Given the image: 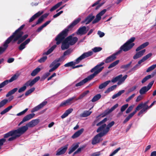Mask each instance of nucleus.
<instances>
[{
    "instance_id": "obj_40",
    "label": "nucleus",
    "mask_w": 156,
    "mask_h": 156,
    "mask_svg": "<svg viewBox=\"0 0 156 156\" xmlns=\"http://www.w3.org/2000/svg\"><path fill=\"white\" fill-rule=\"evenodd\" d=\"M17 90L18 88H15L9 91L6 94V97H8L14 94Z\"/></svg>"
},
{
    "instance_id": "obj_30",
    "label": "nucleus",
    "mask_w": 156,
    "mask_h": 156,
    "mask_svg": "<svg viewBox=\"0 0 156 156\" xmlns=\"http://www.w3.org/2000/svg\"><path fill=\"white\" fill-rule=\"evenodd\" d=\"M84 129L81 128L80 130L75 132L72 136L73 139H75L79 137L83 132Z\"/></svg>"
},
{
    "instance_id": "obj_57",
    "label": "nucleus",
    "mask_w": 156,
    "mask_h": 156,
    "mask_svg": "<svg viewBox=\"0 0 156 156\" xmlns=\"http://www.w3.org/2000/svg\"><path fill=\"white\" fill-rule=\"evenodd\" d=\"M121 149L120 147H119L113 151L109 155V156H113L116 154Z\"/></svg>"
},
{
    "instance_id": "obj_2",
    "label": "nucleus",
    "mask_w": 156,
    "mask_h": 156,
    "mask_svg": "<svg viewBox=\"0 0 156 156\" xmlns=\"http://www.w3.org/2000/svg\"><path fill=\"white\" fill-rule=\"evenodd\" d=\"M81 18H78L75 20L70 25L68 26L67 28L60 33L55 37V40L56 41V44L57 45L60 44L65 37L68 35V32L71 29L81 20Z\"/></svg>"
},
{
    "instance_id": "obj_35",
    "label": "nucleus",
    "mask_w": 156,
    "mask_h": 156,
    "mask_svg": "<svg viewBox=\"0 0 156 156\" xmlns=\"http://www.w3.org/2000/svg\"><path fill=\"white\" fill-rule=\"evenodd\" d=\"M62 2H60L58 3H57V4L54 5V6H53L50 9V11L51 12H52L54 10H55L57 9L59 7H60L62 4Z\"/></svg>"
},
{
    "instance_id": "obj_18",
    "label": "nucleus",
    "mask_w": 156,
    "mask_h": 156,
    "mask_svg": "<svg viewBox=\"0 0 156 156\" xmlns=\"http://www.w3.org/2000/svg\"><path fill=\"white\" fill-rule=\"evenodd\" d=\"M152 54L151 53H150L144 56L141 59L138 61V64L136 65V66L134 67V68H135L137 67H140V65L142 63L145 62V61L147 60L148 58L152 56Z\"/></svg>"
},
{
    "instance_id": "obj_22",
    "label": "nucleus",
    "mask_w": 156,
    "mask_h": 156,
    "mask_svg": "<svg viewBox=\"0 0 156 156\" xmlns=\"http://www.w3.org/2000/svg\"><path fill=\"white\" fill-rule=\"evenodd\" d=\"M89 28L87 29L85 26L80 27L77 30L76 33L77 34L83 35L85 34L88 30Z\"/></svg>"
},
{
    "instance_id": "obj_38",
    "label": "nucleus",
    "mask_w": 156,
    "mask_h": 156,
    "mask_svg": "<svg viewBox=\"0 0 156 156\" xmlns=\"http://www.w3.org/2000/svg\"><path fill=\"white\" fill-rule=\"evenodd\" d=\"M100 0H99L96 2L95 3H94L92 5V7H94L96 5H97V6L95 8V9L97 10L103 4V3H101L99 4V2H100Z\"/></svg>"
},
{
    "instance_id": "obj_24",
    "label": "nucleus",
    "mask_w": 156,
    "mask_h": 156,
    "mask_svg": "<svg viewBox=\"0 0 156 156\" xmlns=\"http://www.w3.org/2000/svg\"><path fill=\"white\" fill-rule=\"evenodd\" d=\"M95 16H94L91 13L82 22V23H86V24L89 23L94 18Z\"/></svg>"
},
{
    "instance_id": "obj_14",
    "label": "nucleus",
    "mask_w": 156,
    "mask_h": 156,
    "mask_svg": "<svg viewBox=\"0 0 156 156\" xmlns=\"http://www.w3.org/2000/svg\"><path fill=\"white\" fill-rule=\"evenodd\" d=\"M77 41L78 38L76 37H73L72 35L69 36L66 38V41L68 42L71 45L75 44Z\"/></svg>"
},
{
    "instance_id": "obj_42",
    "label": "nucleus",
    "mask_w": 156,
    "mask_h": 156,
    "mask_svg": "<svg viewBox=\"0 0 156 156\" xmlns=\"http://www.w3.org/2000/svg\"><path fill=\"white\" fill-rule=\"evenodd\" d=\"M89 92L88 90L86 91L81 94L78 97L77 99H76V100H78L81 99L83 98L87 94H88Z\"/></svg>"
},
{
    "instance_id": "obj_45",
    "label": "nucleus",
    "mask_w": 156,
    "mask_h": 156,
    "mask_svg": "<svg viewBox=\"0 0 156 156\" xmlns=\"http://www.w3.org/2000/svg\"><path fill=\"white\" fill-rule=\"evenodd\" d=\"M125 91L124 90H122L119 91L117 93L114 95L112 97V98L114 99L120 96Z\"/></svg>"
},
{
    "instance_id": "obj_50",
    "label": "nucleus",
    "mask_w": 156,
    "mask_h": 156,
    "mask_svg": "<svg viewBox=\"0 0 156 156\" xmlns=\"http://www.w3.org/2000/svg\"><path fill=\"white\" fill-rule=\"evenodd\" d=\"M144 107L143 106V103H141L139 104L136 107L135 110L134 112H135V113H136L137 111H139L142 108H143Z\"/></svg>"
},
{
    "instance_id": "obj_60",
    "label": "nucleus",
    "mask_w": 156,
    "mask_h": 156,
    "mask_svg": "<svg viewBox=\"0 0 156 156\" xmlns=\"http://www.w3.org/2000/svg\"><path fill=\"white\" fill-rule=\"evenodd\" d=\"M102 48L100 47H96L92 49L93 51L94 52H97L101 51Z\"/></svg>"
},
{
    "instance_id": "obj_12",
    "label": "nucleus",
    "mask_w": 156,
    "mask_h": 156,
    "mask_svg": "<svg viewBox=\"0 0 156 156\" xmlns=\"http://www.w3.org/2000/svg\"><path fill=\"white\" fill-rule=\"evenodd\" d=\"M22 130L19 129V128L16 129L11 130L4 135V138H7L10 136H12L16 133H20Z\"/></svg>"
},
{
    "instance_id": "obj_27",
    "label": "nucleus",
    "mask_w": 156,
    "mask_h": 156,
    "mask_svg": "<svg viewBox=\"0 0 156 156\" xmlns=\"http://www.w3.org/2000/svg\"><path fill=\"white\" fill-rule=\"evenodd\" d=\"M79 147V143L73 144L71 147L69 148V154H70L75 151Z\"/></svg>"
},
{
    "instance_id": "obj_17",
    "label": "nucleus",
    "mask_w": 156,
    "mask_h": 156,
    "mask_svg": "<svg viewBox=\"0 0 156 156\" xmlns=\"http://www.w3.org/2000/svg\"><path fill=\"white\" fill-rule=\"evenodd\" d=\"M11 41L8 38L5 41L3 44L4 47H0V55L2 54L6 50L9 44Z\"/></svg>"
},
{
    "instance_id": "obj_59",
    "label": "nucleus",
    "mask_w": 156,
    "mask_h": 156,
    "mask_svg": "<svg viewBox=\"0 0 156 156\" xmlns=\"http://www.w3.org/2000/svg\"><path fill=\"white\" fill-rule=\"evenodd\" d=\"M134 107L133 105L129 106L126 111V113L128 114L130 112L133 110Z\"/></svg>"
},
{
    "instance_id": "obj_49",
    "label": "nucleus",
    "mask_w": 156,
    "mask_h": 156,
    "mask_svg": "<svg viewBox=\"0 0 156 156\" xmlns=\"http://www.w3.org/2000/svg\"><path fill=\"white\" fill-rule=\"evenodd\" d=\"M119 105L118 104H116L114 106L112 107L110 109L108 110V114L110 113L113 111L115 109L118 107Z\"/></svg>"
},
{
    "instance_id": "obj_25",
    "label": "nucleus",
    "mask_w": 156,
    "mask_h": 156,
    "mask_svg": "<svg viewBox=\"0 0 156 156\" xmlns=\"http://www.w3.org/2000/svg\"><path fill=\"white\" fill-rule=\"evenodd\" d=\"M30 41V38H28L23 42H22V43L19 47V49L20 51H22L25 48L26 45L28 44Z\"/></svg>"
},
{
    "instance_id": "obj_39",
    "label": "nucleus",
    "mask_w": 156,
    "mask_h": 156,
    "mask_svg": "<svg viewBox=\"0 0 156 156\" xmlns=\"http://www.w3.org/2000/svg\"><path fill=\"white\" fill-rule=\"evenodd\" d=\"M41 70V69L39 68H37L34 69L31 73V75L32 76H35Z\"/></svg>"
},
{
    "instance_id": "obj_62",
    "label": "nucleus",
    "mask_w": 156,
    "mask_h": 156,
    "mask_svg": "<svg viewBox=\"0 0 156 156\" xmlns=\"http://www.w3.org/2000/svg\"><path fill=\"white\" fill-rule=\"evenodd\" d=\"M128 104H126L122 106L120 109L121 112H124L128 107Z\"/></svg>"
},
{
    "instance_id": "obj_46",
    "label": "nucleus",
    "mask_w": 156,
    "mask_h": 156,
    "mask_svg": "<svg viewBox=\"0 0 156 156\" xmlns=\"http://www.w3.org/2000/svg\"><path fill=\"white\" fill-rule=\"evenodd\" d=\"M35 90L34 87H32L29 90H27L25 92V94L26 96H28L30 94H31L33 92H34Z\"/></svg>"
},
{
    "instance_id": "obj_36",
    "label": "nucleus",
    "mask_w": 156,
    "mask_h": 156,
    "mask_svg": "<svg viewBox=\"0 0 156 156\" xmlns=\"http://www.w3.org/2000/svg\"><path fill=\"white\" fill-rule=\"evenodd\" d=\"M56 46H57L56 45H53L50 49H49L46 52L44 53L43 54V55H48L49 54L54 50Z\"/></svg>"
},
{
    "instance_id": "obj_28",
    "label": "nucleus",
    "mask_w": 156,
    "mask_h": 156,
    "mask_svg": "<svg viewBox=\"0 0 156 156\" xmlns=\"http://www.w3.org/2000/svg\"><path fill=\"white\" fill-rule=\"evenodd\" d=\"M156 101H154L153 102L151 105L148 106H147L145 108H143L141 110L140 112L138 113V115H140L143 113L144 112H146L147 110L150 108H151L155 103Z\"/></svg>"
},
{
    "instance_id": "obj_33",
    "label": "nucleus",
    "mask_w": 156,
    "mask_h": 156,
    "mask_svg": "<svg viewBox=\"0 0 156 156\" xmlns=\"http://www.w3.org/2000/svg\"><path fill=\"white\" fill-rule=\"evenodd\" d=\"M149 43L148 42H146L140 46L138 47L136 49V51H139L140 50L144 48L149 45Z\"/></svg>"
},
{
    "instance_id": "obj_32",
    "label": "nucleus",
    "mask_w": 156,
    "mask_h": 156,
    "mask_svg": "<svg viewBox=\"0 0 156 156\" xmlns=\"http://www.w3.org/2000/svg\"><path fill=\"white\" fill-rule=\"evenodd\" d=\"M73 109L72 108H69L66 110L64 113L61 116L62 119H64L67 117L69 114L72 112L73 111Z\"/></svg>"
},
{
    "instance_id": "obj_16",
    "label": "nucleus",
    "mask_w": 156,
    "mask_h": 156,
    "mask_svg": "<svg viewBox=\"0 0 156 156\" xmlns=\"http://www.w3.org/2000/svg\"><path fill=\"white\" fill-rule=\"evenodd\" d=\"M75 97L69 98L66 100L62 102L60 105V107L65 106L71 105L73 102V100L75 98Z\"/></svg>"
},
{
    "instance_id": "obj_48",
    "label": "nucleus",
    "mask_w": 156,
    "mask_h": 156,
    "mask_svg": "<svg viewBox=\"0 0 156 156\" xmlns=\"http://www.w3.org/2000/svg\"><path fill=\"white\" fill-rule=\"evenodd\" d=\"M107 86V81L101 83L99 86V88L102 89L105 88Z\"/></svg>"
},
{
    "instance_id": "obj_1",
    "label": "nucleus",
    "mask_w": 156,
    "mask_h": 156,
    "mask_svg": "<svg viewBox=\"0 0 156 156\" xmlns=\"http://www.w3.org/2000/svg\"><path fill=\"white\" fill-rule=\"evenodd\" d=\"M25 26V24L21 25L13 32L8 38L13 43L17 41V44H19L23 42L28 37L27 34L23 36L24 32L22 31Z\"/></svg>"
},
{
    "instance_id": "obj_54",
    "label": "nucleus",
    "mask_w": 156,
    "mask_h": 156,
    "mask_svg": "<svg viewBox=\"0 0 156 156\" xmlns=\"http://www.w3.org/2000/svg\"><path fill=\"white\" fill-rule=\"evenodd\" d=\"M74 65L75 64L73 62L71 61L66 64L64 65V66L65 67H68L69 66H72L73 67Z\"/></svg>"
},
{
    "instance_id": "obj_37",
    "label": "nucleus",
    "mask_w": 156,
    "mask_h": 156,
    "mask_svg": "<svg viewBox=\"0 0 156 156\" xmlns=\"http://www.w3.org/2000/svg\"><path fill=\"white\" fill-rule=\"evenodd\" d=\"M56 46H57L56 45H53L50 49H49L46 52L44 53L43 54V55H48L49 54L54 50Z\"/></svg>"
},
{
    "instance_id": "obj_51",
    "label": "nucleus",
    "mask_w": 156,
    "mask_h": 156,
    "mask_svg": "<svg viewBox=\"0 0 156 156\" xmlns=\"http://www.w3.org/2000/svg\"><path fill=\"white\" fill-rule=\"evenodd\" d=\"M8 100L4 99L0 102V108L3 106L8 102Z\"/></svg>"
},
{
    "instance_id": "obj_44",
    "label": "nucleus",
    "mask_w": 156,
    "mask_h": 156,
    "mask_svg": "<svg viewBox=\"0 0 156 156\" xmlns=\"http://www.w3.org/2000/svg\"><path fill=\"white\" fill-rule=\"evenodd\" d=\"M101 97V95L100 94H97L94 97L91 101L92 102H94L100 99Z\"/></svg>"
},
{
    "instance_id": "obj_63",
    "label": "nucleus",
    "mask_w": 156,
    "mask_h": 156,
    "mask_svg": "<svg viewBox=\"0 0 156 156\" xmlns=\"http://www.w3.org/2000/svg\"><path fill=\"white\" fill-rule=\"evenodd\" d=\"M135 96V94H133L131 95L129 97L127 98L126 101V102H128L131 100Z\"/></svg>"
},
{
    "instance_id": "obj_7",
    "label": "nucleus",
    "mask_w": 156,
    "mask_h": 156,
    "mask_svg": "<svg viewBox=\"0 0 156 156\" xmlns=\"http://www.w3.org/2000/svg\"><path fill=\"white\" fill-rule=\"evenodd\" d=\"M122 74H120L116 77L113 78L111 80L112 83H115L118 81L117 84L118 85H120L122 84L127 78L128 76L125 75L122 77Z\"/></svg>"
},
{
    "instance_id": "obj_47",
    "label": "nucleus",
    "mask_w": 156,
    "mask_h": 156,
    "mask_svg": "<svg viewBox=\"0 0 156 156\" xmlns=\"http://www.w3.org/2000/svg\"><path fill=\"white\" fill-rule=\"evenodd\" d=\"M119 62V60H117L111 63L108 67V68H111L115 67L117 65Z\"/></svg>"
},
{
    "instance_id": "obj_11",
    "label": "nucleus",
    "mask_w": 156,
    "mask_h": 156,
    "mask_svg": "<svg viewBox=\"0 0 156 156\" xmlns=\"http://www.w3.org/2000/svg\"><path fill=\"white\" fill-rule=\"evenodd\" d=\"M18 75L16 74H14L9 80H6L0 83V88L4 87L9 83H11L16 80L18 77Z\"/></svg>"
},
{
    "instance_id": "obj_64",
    "label": "nucleus",
    "mask_w": 156,
    "mask_h": 156,
    "mask_svg": "<svg viewBox=\"0 0 156 156\" xmlns=\"http://www.w3.org/2000/svg\"><path fill=\"white\" fill-rule=\"evenodd\" d=\"M107 120V119L106 118H104L103 120H102L100 122H98V123H97L96 124V126H99L101 125L102 124L105 122Z\"/></svg>"
},
{
    "instance_id": "obj_61",
    "label": "nucleus",
    "mask_w": 156,
    "mask_h": 156,
    "mask_svg": "<svg viewBox=\"0 0 156 156\" xmlns=\"http://www.w3.org/2000/svg\"><path fill=\"white\" fill-rule=\"evenodd\" d=\"M151 75H149L147 76H146L145 77H144L143 80H142V83H144L148 79L151 78Z\"/></svg>"
},
{
    "instance_id": "obj_43",
    "label": "nucleus",
    "mask_w": 156,
    "mask_h": 156,
    "mask_svg": "<svg viewBox=\"0 0 156 156\" xmlns=\"http://www.w3.org/2000/svg\"><path fill=\"white\" fill-rule=\"evenodd\" d=\"M12 108V105H10L8 107L0 112L1 115H3L8 112Z\"/></svg>"
},
{
    "instance_id": "obj_34",
    "label": "nucleus",
    "mask_w": 156,
    "mask_h": 156,
    "mask_svg": "<svg viewBox=\"0 0 156 156\" xmlns=\"http://www.w3.org/2000/svg\"><path fill=\"white\" fill-rule=\"evenodd\" d=\"M106 127V124H104L102 125L101 126H100L99 127L97 130V133H99L101 131H103V132H104L105 133V134L106 133V131H104V130L105 129V128Z\"/></svg>"
},
{
    "instance_id": "obj_15",
    "label": "nucleus",
    "mask_w": 156,
    "mask_h": 156,
    "mask_svg": "<svg viewBox=\"0 0 156 156\" xmlns=\"http://www.w3.org/2000/svg\"><path fill=\"white\" fill-rule=\"evenodd\" d=\"M68 144H66L63 147H61L59 148L56 151V155H60L64 154L67 150Z\"/></svg>"
},
{
    "instance_id": "obj_26",
    "label": "nucleus",
    "mask_w": 156,
    "mask_h": 156,
    "mask_svg": "<svg viewBox=\"0 0 156 156\" xmlns=\"http://www.w3.org/2000/svg\"><path fill=\"white\" fill-rule=\"evenodd\" d=\"M91 79L88 76L86 78H85L80 82L76 83L75 84V86L76 87L80 86L83 85L84 84L86 83L88 81L91 80Z\"/></svg>"
},
{
    "instance_id": "obj_53",
    "label": "nucleus",
    "mask_w": 156,
    "mask_h": 156,
    "mask_svg": "<svg viewBox=\"0 0 156 156\" xmlns=\"http://www.w3.org/2000/svg\"><path fill=\"white\" fill-rule=\"evenodd\" d=\"M156 67V64L153 65L149 68L147 69L146 70V72L148 73L154 69Z\"/></svg>"
},
{
    "instance_id": "obj_55",
    "label": "nucleus",
    "mask_w": 156,
    "mask_h": 156,
    "mask_svg": "<svg viewBox=\"0 0 156 156\" xmlns=\"http://www.w3.org/2000/svg\"><path fill=\"white\" fill-rule=\"evenodd\" d=\"M47 57L46 56H43L38 60V62L40 63H42L44 62L47 59Z\"/></svg>"
},
{
    "instance_id": "obj_8",
    "label": "nucleus",
    "mask_w": 156,
    "mask_h": 156,
    "mask_svg": "<svg viewBox=\"0 0 156 156\" xmlns=\"http://www.w3.org/2000/svg\"><path fill=\"white\" fill-rule=\"evenodd\" d=\"M93 53L92 51H89L83 53L76 59L75 62H74L75 65L79 63L82 60L92 55Z\"/></svg>"
},
{
    "instance_id": "obj_20",
    "label": "nucleus",
    "mask_w": 156,
    "mask_h": 156,
    "mask_svg": "<svg viewBox=\"0 0 156 156\" xmlns=\"http://www.w3.org/2000/svg\"><path fill=\"white\" fill-rule=\"evenodd\" d=\"M35 115V114L34 113H31L27 115L23 118L22 120L18 124V126H20L23 122L33 118L34 116Z\"/></svg>"
},
{
    "instance_id": "obj_21",
    "label": "nucleus",
    "mask_w": 156,
    "mask_h": 156,
    "mask_svg": "<svg viewBox=\"0 0 156 156\" xmlns=\"http://www.w3.org/2000/svg\"><path fill=\"white\" fill-rule=\"evenodd\" d=\"M19 129H20L22 130V131L20 133H16L13 136H11V137L9 138L8 139V141H13L15 139H16L17 138L19 137H20L21 135L23 134L24 133V131L23 129V128H21L20 127L19 128Z\"/></svg>"
},
{
    "instance_id": "obj_52",
    "label": "nucleus",
    "mask_w": 156,
    "mask_h": 156,
    "mask_svg": "<svg viewBox=\"0 0 156 156\" xmlns=\"http://www.w3.org/2000/svg\"><path fill=\"white\" fill-rule=\"evenodd\" d=\"M8 100L4 99L0 102V108L3 106L8 102Z\"/></svg>"
},
{
    "instance_id": "obj_56",
    "label": "nucleus",
    "mask_w": 156,
    "mask_h": 156,
    "mask_svg": "<svg viewBox=\"0 0 156 156\" xmlns=\"http://www.w3.org/2000/svg\"><path fill=\"white\" fill-rule=\"evenodd\" d=\"M61 62L60 59H59V58H58V59H56L54 60L52 63H51L50 65L49 66V67L51 68L56 63Z\"/></svg>"
},
{
    "instance_id": "obj_29",
    "label": "nucleus",
    "mask_w": 156,
    "mask_h": 156,
    "mask_svg": "<svg viewBox=\"0 0 156 156\" xmlns=\"http://www.w3.org/2000/svg\"><path fill=\"white\" fill-rule=\"evenodd\" d=\"M146 51L145 49H143L137 52L133 56V58L134 59H137L142 56Z\"/></svg>"
},
{
    "instance_id": "obj_10",
    "label": "nucleus",
    "mask_w": 156,
    "mask_h": 156,
    "mask_svg": "<svg viewBox=\"0 0 156 156\" xmlns=\"http://www.w3.org/2000/svg\"><path fill=\"white\" fill-rule=\"evenodd\" d=\"M105 134L104 132H101L97 134L92 139L91 143L93 145H95L99 143L101 137Z\"/></svg>"
},
{
    "instance_id": "obj_6",
    "label": "nucleus",
    "mask_w": 156,
    "mask_h": 156,
    "mask_svg": "<svg viewBox=\"0 0 156 156\" xmlns=\"http://www.w3.org/2000/svg\"><path fill=\"white\" fill-rule=\"evenodd\" d=\"M39 122L40 120L39 119L32 120L26 124L25 126L21 127L20 128L23 129V130H24V133H25L28 129V127L30 128L33 127L37 125Z\"/></svg>"
},
{
    "instance_id": "obj_13",
    "label": "nucleus",
    "mask_w": 156,
    "mask_h": 156,
    "mask_svg": "<svg viewBox=\"0 0 156 156\" xmlns=\"http://www.w3.org/2000/svg\"><path fill=\"white\" fill-rule=\"evenodd\" d=\"M154 83L153 81L151 82L147 86L142 87L139 90L141 95L145 94L151 87Z\"/></svg>"
},
{
    "instance_id": "obj_9",
    "label": "nucleus",
    "mask_w": 156,
    "mask_h": 156,
    "mask_svg": "<svg viewBox=\"0 0 156 156\" xmlns=\"http://www.w3.org/2000/svg\"><path fill=\"white\" fill-rule=\"evenodd\" d=\"M93 53L92 51H89L83 53L76 59L75 62H74L75 65L79 63L82 60L92 55Z\"/></svg>"
},
{
    "instance_id": "obj_19",
    "label": "nucleus",
    "mask_w": 156,
    "mask_h": 156,
    "mask_svg": "<svg viewBox=\"0 0 156 156\" xmlns=\"http://www.w3.org/2000/svg\"><path fill=\"white\" fill-rule=\"evenodd\" d=\"M47 101H44L39 105L33 108L31 110V112L33 113L38 111L45 105L47 104Z\"/></svg>"
},
{
    "instance_id": "obj_58",
    "label": "nucleus",
    "mask_w": 156,
    "mask_h": 156,
    "mask_svg": "<svg viewBox=\"0 0 156 156\" xmlns=\"http://www.w3.org/2000/svg\"><path fill=\"white\" fill-rule=\"evenodd\" d=\"M117 87L116 85H114L108 88V92H111L114 90Z\"/></svg>"
},
{
    "instance_id": "obj_41",
    "label": "nucleus",
    "mask_w": 156,
    "mask_h": 156,
    "mask_svg": "<svg viewBox=\"0 0 156 156\" xmlns=\"http://www.w3.org/2000/svg\"><path fill=\"white\" fill-rule=\"evenodd\" d=\"M91 111H85L83 113L81 114L80 116L81 117H87L89 115L92 113Z\"/></svg>"
},
{
    "instance_id": "obj_31",
    "label": "nucleus",
    "mask_w": 156,
    "mask_h": 156,
    "mask_svg": "<svg viewBox=\"0 0 156 156\" xmlns=\"http://www.w3.org/2000/svg\"><path fill=\"white\" fill-rule=\"evenodd\" d=\"M69 44L68 42L66 41V39L62 42L61 49L62 50L67 49L69 47Z\"/></svg>"
},
{
    "instance_id": "obj_4",
    "label": "nucleus",
    "mask_w": 156,
    "mask_h": 156,
    "mask_svg": "<svg viewBox=\"0 0 156 156\" xmlns=\"http://www.w3.org/2000/svg\"><path fill=\"white\" fill-rule=\"evenodd\" d=\"M39 76H37L35 77L33 80H29L27 81L23 85L20 87L18 90V92L19 93L24 92L26 89L27 87L28 86H32L35 83L37 82L40 79Z\"/></svg>"
},
{
    "instance_id": "obj_23",
    "label": "nucleus",
    "mask_w": 156,
    "mask_h": 156,
    "mask_svg": "<svg viewBox=\"0 0 156 156\" xmlns=\"http://www.w3.org/2000/svg\"><path fill=\"white\" fill-rule=\"evenodd\" d=\"M44 12L43 11H39L34 15H33L30 19L29 22L31 23L35 19L39 17Z\"/></svg>"
},
{
    "instance_id": "obj_3",
    "label": "nucleus",
    "mask_w": 156,
    "mask_h": 156,
    "mask_svg": "<svg viewBox=\"0 0 156 156\" xmlns=\"http://www.w3.org/2000/svg\"><path fill=\"white\" fill-rule=\"evenodd\" d=\"M135 38L132 37L125 43L120 48V50L111 56L108 57V62L112 61L116 58V55L120 53L122 50L124 51H127L131 48L134 45V43H133L135 40Z\"/></svg>"
},
{
    "instance_id": "obj_5",
    "label": "nucleus",
    "mask_w": 156,
    "mask_h": 156,
    "mask_svg": "<svg viewBox=\"0 0 156 156\" xmlns=\"http://www.w3.org/2000/svg\"><path fill=\"white\" fill-rule=\"evenodd\" d=\"M104 62H102L100 64L97 65L91 69L90 71V72L91 73L94 72L93 73L89 76L91 80L102 70L104 68V67L102 66L104 65Z\"/></svg>"
}]
</instances>
